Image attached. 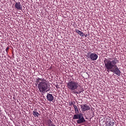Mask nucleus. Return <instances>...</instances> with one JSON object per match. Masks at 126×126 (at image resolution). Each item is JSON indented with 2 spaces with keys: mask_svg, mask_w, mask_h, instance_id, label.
<instances>
[{
  "mask_svg": "<svg viewBox=\"0 0 126 126\" xmlns=\"http://www.w3.org/2000/svg\"><path fill=\"white\" fill-rule=\"evenodd\" d=\"M46 97L49 102H52L54 100V96H53V94H51L48 93Z\"/></svg>",
  "mask_w": 126,
  "mask_h": 126,
  "instance_id": "obj_8",
  "label": "nucleus"
},
{
  "mask_svg": "<svg viewBox=\"0 0 126 126\" xmlns=\"http://www.w3.org/2000/svg\"><path fill=\"white\" fill-rule=\"evenodd\" d=\"M115 125V120L112 119L107 118L106 119V122L105 126H114Z\"/></svg>",
  "mask_w": 126,
  "mask_h": 126,
  "instance_id": "obj_5",
  "label": "nucleus"
},
{
  "mask_svg": "<svg viewBox=\"0 0 126 126\" xmlns=\"http://www.w3.org/2000/svg\"><path fill=\"white\" fill-rule=\"evenodd\" d=\"M85 37H87V35H85Z\"/></svg>",
  "mask_w": 126,
  "mask_h": 126,
  "instance_id": "obj_15",
  "label": "nucleus"
},
{
  "mask_svg": "<svg viewBox=\"0 0 126 126\" xmlns=\"http://www.w3.org/2000/svg\"><path fill=\"white\" fill-rule=\"evenodd\" d=\"M36 83L38 84V88L40 93H45L48 90L49 87L48 86V83L44 78H40L38 77L36 79Z\"/></svg>",
  "mask_w": 126,
  "mask_h": 126,
  "instance_id": "obj_3",
  "label": "nucleus"
},
{
  "mask_svg": "<svg viewBox=\"0 0 126 126\" xmlns=\"http://www.w3.org/2000/svg\"><path fill=\"white\" fill-rule=\"evenodd\" d=\"M15 7L18 9V10H21L22 9V5H21V4L19 2H16Z\"/></svg>",
  "mask_w": 126,
  "mask_h": 126,
  "instance_id": "obj_9",
  "label": "nucleus"
},
{
  "mask_svg": "<svg viewBox=\"0 0 126 126\" xmlns=\"http://www.w3.org/2000/svg\"><path fill=\"white\" fill-rule=\"evenodd\" d=\"M118 63H119V61L117 58L114 59L111 61L109 59H105L104 60V63L107 72L111 71L116 74V75H118V76H120L121 73V70H120V69H119V67L116 65Z\"/></svg>",
  "mask_w": 126,
  "mask_h": 126,
  "instance_id": "obj_1",
  "label": "nucleus"
},
{
  "mask_svg": "<svg viewBox=\"0 0 126 126\" xmlns=\"http://www.w3.org/2000/svg\"><path fill=\"white\" fill-rule=\"evenodd\" d=\"M32 114L33 115V116L34 117H37V118H39V116H40V114H39V113H38V112H37V111H36V110H34L33 111Z\"/></svg>",
  "mask_w": 126,
  "mask_h": 126,
  "instance_id": "obj_11",
  "label": "nucleus"
},
{
  "mask_svg": "<svg viewBox=\"0 0 126 126\" xmlns=\"http://www.w3.org/2000/svg\"><path fill=\"white\" fill-rule=\"evenodd\" d=\"M73 108L75 110V114L73 117V120H77V124H84L86 120L84 118V116H83V114L82 113H79V109L77 106L75 105H73Z\"/></svg>",
  "mask_w": 126,
  "mask_h": 126,
  "instance_id": "obj_4",
  "label": "nucleus"
},
{
  "mask_svg": "<svg viewBox=\"0 0 126 126\" xmlns=\"http://www.w3.org/2000/svg\"><path fill=\"white\" fill-rule=\"evenodd\" d=\"M75 31L76 32V33H78V34H79V35H80V36H82V37H84V36L85 35V34L84 33H83V32L76 29Z\"/></svg>",
  "mask_w": 126,
  "mask_h": 126,
  "instance_id": "obj_10",
  "label": "nucleus"
},
{
  "mask_svg": "<svg viewBox=\"0 0 126 126\" xmlns=\"http://www.w3.org/2000/svg\"><path fill=\"white\" fill-rule=\"evenodd\" d=\"M88 55H90L89 58L92 61H96L97 59H98V55L95 53H91V52H89Z\"/></svg>",
  "mask_w": 126,
  "mask_h": 126,
  "instance_id": "obj_6",
  "label": "nucleus"
},
{
  "mask_svg": "<svg viewBox=\"0 0 126 126\" xmlns=\"http://www.w3.org/2000/svg\"><path fill=\"white\" fill-rule=\"evenodd\" d=\"M47 126H56V125H54L52 120H49L48 121Z\"/></svg>",
  "mask_w": 126,
  "mask_h": 126,
  "instance_id": "obj_12",
  "label": "nucleus"
},
{
  "mask_svg": "<svg viewBox=\"0 0 126 126\" xmlns=\"http://www.w3.org/2000/svg\"><path fill=\"white\" fill-rule=\"evenodd\" d=\"M73 78L72 80L68 82L67 84V87L69 90H70L72 94H79L82 91L80 90H78L79 87H81V86L77 82L74 81Z\"/></svg>",
  "mask_w": 126,
  "mask_h": 126,
  "instance_id": "obj_2",
  "label": "nucleus"
},
{
  "mask_svg": "<svg viewBox=\"0 0 126 126\" xmlns=\"http://www.w3.org/2000/svg\"><path fill=\"white\" fill-rule=\"evenodd\" d=\"M81 108L82 109V112H86V111H89L91 108L89 105H87V104L81 105Z\"/></svg>",
  "mask_w": 126,
  "mask_h": 126,
  "instance_id": "obj_7",
  "label": "nucleus"
},
{
  "mask_svg": "<svg viewBox=\"0 0 126 126\" xmlns=\"http://www.w3.org/2000/svg\"><path fill=\"white\" fill-rule=\"evenodd\" d=\"M72 105H73H73H74V104H73V102H71L70 104H69V105L70 106H72Z\"/></svg>",
  "mask_w": 126,
  "mask_h": 126,
  "instance_id": "obj_14",
  "label": "nucleus"
},
{
  "mask_svg": "<svg viewBox=\"0 0 126 126\" xmlns=\"http://www.w3.org/2000/svg\"><path fill=\"white\" fill-rule=\"evenodd\" d=\"M8 50H9V47H7L5 49L6 52H8Z\"/></svg>",
  "mask_w": 126,
  "mask_h": 126,
  "instance_id": "obj_13",
  "label": "nucleus"
}]
</instances>
